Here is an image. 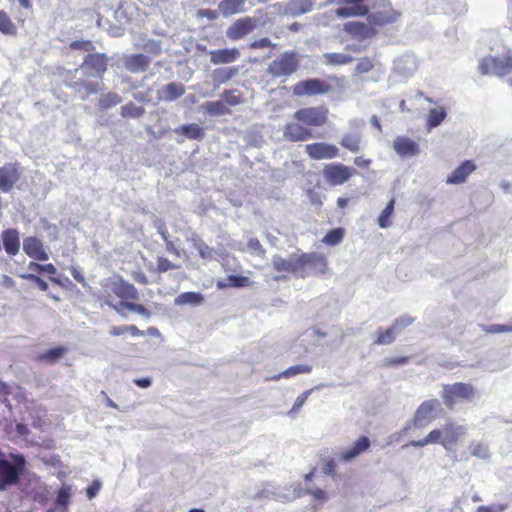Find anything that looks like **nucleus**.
<instances>
[{
    "label": "nucleus",
    "mask_w": 512,
    "mask_h": 512,
    "mask_svg": "<svg viewBox=\"0 0 512 512\" xmlns=\"http://www.w3.org/2000/svg\"><path fill=\"white\" fill-rule=\"evenodd\" d=\"M43 273H46L49 275V279L51 282L60 285L61 282L58 278L55 277L57 274V268L52 263L43 264Z\"/></svg>",
    "instance_id": "58"
},
{
    "label": "nucleus",
    "mask_w": 512,
    "mask_h": 512,
    "mask_svg": "<svg viewBox=\"0 0 512 512\" xmlns=\"http://www.w3.org/2000/svg\"><path fill=\"white\" fill-rule=\"evenodd\" d=\"M344 87V79L330 75L326 79L308 78L292 86V93L296 97H313L328 94L336 88Z\"/></svg>",
    "instance_id": "4"
},
{
    "label": "nucleus",
    "mask_w": 512,
    "mask_h": 512,
    "mask_svg": "<svg viewBox=\"0 0 512 512\" xmlns=\"http://www.w3.org/2000/svg\"><path fill=\"white\" fill-rule=\"evenodd\" d=\"M3 247L10 256H15L20 250L19 233L15 229H6L2 233Z\"/></svg>",
    "instance_id": "25"
},
{
    "label": "nucleus",
    "mask_w": 512,
    "mask_h": 512,
    "mask_svg": "<svg viewBox=\"0 0 512 512\" xmlns=\"http://www.w3.org/2000/svg\"><path fill=\"white\" fill-rule=\"evenodd\" d=\"M322 174L330 186H340L356 175L357 171L343 163L333 162L323 167Z\"/></svg>",
    "instance_id": "9"
},
{
    "label": "nucleus",
    "mask_w": 512,
    "mask_h": 512,
    "mask_svg": "<svg viewBox=\"0 0 512 512\" xmlns=\"http://www.w3.org/2000/svg\"><path fill=\"white\" fill-rule=\"evenodd\" d=\"M103 299L107 305L118 312L126 309L150 318L151 312L142 304L136 303L139 293L130 282L117 275L103 280L101 283Z\"/></svg>",
    "instance_id": "1"
},
{
    "label": "nucleus",
    "mask_w": 512,
    "mask_h": 512,
    "mask_svg": "<svg viewBox=\"0 0 512 512\" xmlns=\"http://www.w3.org/2000/svg\"><path fill=\"white\" fill-rule=\"evenodd\" d=\"M276 44L272 43L271 40L268 37H263L257 40H254L249 43L248 47L250 49L256 50V49H263V48H276Z\"/></svg>",
    "instance_id": "53"
},
{
    "label": "nucleus",
    "mask_w": 512,
    "mask_h": 512,
    "mask_svg": "<svg viewBox=\"0 0 512 512\" xmlns=\"http://www.w3.org/2000/svg\"><path fill=\"white\" fill-rule=\"evenodd\" d=\"M507 504L497 503L491 505H482L476 508L475 512H504Z\"/></svg>",
    "instance_id": "57"
},
{
    "label": "nucleus",
    "mask_w": 512,
    "mask_h": 512,
    "mask_svg": "<svg viewBox=\"0 0 512 512\" xmlns=\"http://www.w3.org/2000/svg\"><path fill=\"white\" fill-rule=\"evenodd\" d=\"M395 335L396 332L391 326L386 329L379 328L378 331L376 332L374 343L379 345L390 344L395 340Z\"/></svg>",
    "instance_id": "43"
},
{
    "label": "nucleus",
    "mask_w": 512,
    "mask_h": 512,
    "mask_svg": "<svg viewBox=\"0 0 512 512\" xmlns=\"http://www.w3.org/2000/svg\"><path fill=\"white\" fill-rule=\"evenodd\" d=\"M367 0H337L339 4H343L335 10L338 18L364 17L369 13Z\"/></svg>",
    "instance_id": "16"
},
{
    "label": "nucleus",
    "mask_w": 512,
    "mask_h": 512,
    "mask_svg": "<svg viewBox=\"0 0 512 512\" xmlns=\"http://www.w3.org/2000/svg\"><path fill=\"white\" fill-rule=\"evenodd\" d=\"M336 470L335 460L331 457L324 460L323 472L327 475H334Z\"/></svg>",
    "instance_id": "60"
},
{
    "label": "nucleus",
    "mask_w": 512,
    "mask_h": 512,
    "mask_svg": "<svg viewBox=\"0 0 512 512\" xmlns=\"http://www.w3.org/2000/svg\"><path fill=\"white\" fill-rule=\"evenodd\" d=\"M301 56L294 50L285 51L273 59L268 67L267 74L274 79L287 80L300 68Z\"/></svg>",
    "instance_id": "5"
},
{
    "label": "nucleus",
    "mask_w": 512,
    "mask_h": 512,
    "mask_svg": "<svg viewBox=\"0 0 512 512\" xmlns=\"http://www.w3.org/2000/svg\"><path fill=\"white\" fill-rule=\"evenodd\" d=\"M479 70L483 75L506 76L512 71V54L486 56L479 63Z\"/></svg>",
    "instance_id": "8"
},
{
    "label": "nucleus",
    "mask_w": 512,
    "mask_h": 512,
    "mask_svg": "<svg viewBox=\"0 0 512 512\" xmlns=\"http://www.w3.org/2000/svg\"><path fill=\"white\" fill-rule=\"evenodd\" d=\"M203 301L204 297L200 292H183L175 298V304L180 306H199Z\"/></svg>",
    "instance_id": "32"
},
{
    "label": "nucleus",
    "mask_w": 512,
    "mask_h": 512,
    "mask_svg": "<svg viewBox=\"0 0 512 512\" xmlns=\"http://www.w3.org/2000/svg\"><path fill=\"white\" fill-rule=\"evenodd\" d=\"M340 145L352 153H358L361 150V136L356 133L344 134Z\"/></svg>",
    "instance_id": "34"
},
{
    "label": "nucleus",
    "mask_w": 512,
    "mask_h": 512,
    "mask_svg": "<svg viewBox=\"0 0 512 512\" xmlns=\"http://www.w3.org/2000/svg\"><path fill=\"white\" fill-rule=\"evenodd\" d=\"M239 67H221L213 71V80L218 84H224L239 74Z\"/></svg>",
    "instance_id": "31"
},
{
    "label": "nucleus",
    "mask_w": 512,
    "mask_h": 512,
    "mask_svg": "<svg viewBox=\"0 0 512 512\" xmlns=\"http://www.w3.org/2000/svg\"><path fill=\"white\" fill-rule=\"evenodd\" d=\"M465 435L466 428L463 425L448 421L442 428L430 431L423 439L411 441L410 445L413 447H424L429 444H439L448 450L457 445Z\"/></svg>",
    "instance_id": "3"
},
{
    "label": "nucleus",
    "mask_w": 512,
    "mask_h": 512,
    "mask_svg": "<svg viewBox=\"0 0 512 512\" xmlns=\"http://www.w3.org/2000/svg\"><path fill=\"white\" fill-rule=\"evenodd\" d=\"M70 273L71 275L73 276V278L80 284L84 285L85 284V277L83 275V273L77 268V267H74L72 266L70 268Z\"/></svg>",
    "instance_id": "64"
},
{
    "label": "nucleus",
    "mask_w": 512,
    "mask_h": 512,
    "mask_svg": "<svg viewBox=\"0 0 512 512\" xmlns=\"http://www.w3.org/2000/svg\"><path fill=\"white\" fill-rule=\"evenodd\" d=\"M468 449L470 455L477 459L487 460L491 456L489 446L487 443L484 442L472 441L469 444Z\"/></svg>",
    "instance_id": "35"
},
{
    "label": "nucleus",
    "mask_w": 512,
    "mask_h": 512,
    "mask_svg": "<svg viewBox=\"0 0 512 512\" xmlns=\"http://www.w3.org/2000/svg\"><path fill=\"white\" fill-rule=\"evenodd\" d=\"M438 408H440V403L438 400H425L415 411L411 421V426L419 429L427 427L433 420L436 419V411Z\"/></svg>",
    "instance_id": "12"
},
{
    "label": "nucleus",
    "mask_w": 512,
    "mask_h": 512,
    "mask_svg": "<svg viewBox=\"0 0 512 512\" xmlns=\"http://www.w3.org/2000/svg\"><path fill=\"white\" fill-rule=\"evenodd\" d=\"M283 134L287 140L292 142H303L313 137L312 131L296 120L286 124Z\"/></svg>",
    "instance_id": "20"
},
{
    "label": "nucleus",
    "mask_w": 512,
    "mask_h": 512,
    "mask_svg": "<svg viewBox=\"0 0 512 512\" xmlns=\"http://www.w3.org/2000/svg\"><path fill=\"white\" fill-rule=\"evenodd\" d=\"M247 246L248 248L253 251L254 253H256L257 255L259 256H264L265 253H266V250L264 249V247L262 246L261 242L259 241L258 238L256 237H252L248 240L247 242Z\"/></svg>",
    "instance_id": "56"
},
{
    "label": "nucleus",
    "mask_w": 512,
    "mask_h": 512,
    "mask_svg": "<svg viewBox=\"0 0 512 512\" xmlns=\"http://www.w3.org/2000/svg\"><path fill=\"white\" fill-rule=\"evenodd\" d=\"M227 283L219 281L217 287L223 289L226 287H247L251 284V281L246 276L229 275L226 279Z\"/></svg>",
    "instance_id": "38"
},
{
    "label": "nucleus",
    "mask_w": 512,
    "mask_h": 512,
    "mask_svg": "<svg viewBox=\"0 0 512 512\" xmlns=\"http://www.w3.org/2000/svg\"><path fill=\"white\" fill-rule=\"evenodd\" d=\"M323 57L325 64L329 66H342L353 61L352 56L343 53H325Z\"/></svg>",
    "instance_id": "36"
},
{
    "label": "nucleus",
    "mask_w": 512,
    "mask_h": 512,
    "mask_svg": "<svg viewBox=\"0 0 512 512\" xmlns=\"http://www.w3.org/2000/svg\"><path fill=\"white\" fill-rule=\"evenodd\" d=\"M344 234L345 230L343 228H335L328 231L322 241L327 245L335 246L343 240Z\"/></svg>",
    "instance_id": "45"
},
{
    "label": "nucleus",
    "mask_w": 512,
    "mask_h": 512,
    "mask_svg": "<svg viewBox=\"0 0 512 512\" xmlns=\"http://www.w3.org/2000/svg\"><path fill=\"white\" fill-rule=\"evenodd\" d=\"M272 265L276 272L295 274L301 278L309 275L325 274L328 270L326 257L316 252L293 253L288 258L274 256Z\"/></svg>",
    "instance_id": "2"
},
{
    "label": "nucleus",
    "mask_w": 512,
    "mask_h": 512,
    "mask_svg": "<svg viewBox=\"0 0 512 512\" xmlns=\"http://www.w3.org/2000/svg\"><path fill=\"white\" fill-rule=\"evenodd\" d=\"M446 117V111L444 108H433L428 113L427 124L429 127H436L441 124V122Z\"/></svg>",
    "instance_id": "47"
},
{
    "label": "nucleus",
    "mask_w": 512,
    "mask_h": 512,
    "mask_svg": "<svg viewBox=\"0 0 512 512\" xmlns=\"http://www.w3.org/2000/svg\"><path fill=\"white\" fill-rule=\"evenodd\" d=\"M71 487L69 485H63L58 491L56 503L57 505L66 509L70 503Z\"/></svg>",
    "instance_id": "48"
},
{
    "label": "nucleus",
    "mask_w": 512,
    "mask_h": 512,
    "mask_svg": "<svg viewBox=\"0 0 512 512\" xmlns=\"http://www.w3.org/2000/svg\"><path fill=\"white\" fill-rule=\"evenodd\" d=\"M394 206H395V199L392 198L388 202L386 207L380 213L377 222L381 228H388L389 226H391V224H392L391 217L394 213Z\"/></svg>",
    "instance_id": "40"
},
{
    "label": "nucleus",
    "mask_w": 512,
    "mask_h": 512,
    "mask_svg": "<svg viewBox=\"0 0 512 512\" xmlns=\"http://www.w3.org/2000/svg\"><path fill=\"white\" fill-rule=\"evenodd\" d=\"M121 101L122 98L119 94L115 92H108L100 97L99 106L101 107V109L106 110L118 105Z\"/></svg>",
    "instance_id": "44"
},
{
    "label": "nucleus",
    "mask_w": 512,
    "mask_h": 512,
    "mask_svg": "<svg viewBox=\"0 0 512 512\" xmlns=\"http://www.w3.org/2000/svg\"><path fill=\"white\" fill-rule=\"evenodd\" d=\"M306 493L311 495L315 500L318 501H325L327 499L326 492L320 488L308 489Z\"/></svg>",
    "instance_id": "61"
},
{
    "label": "nucleus",
    "mask_w": 512,
    "mask_h": 512,
    "mask_svg": "<svg viewBox=\"0 0 512 512\" xmlns=\"http://www.w3.org/2000/svg\"><path fill=\"white\" fill-rule=\"evenodd\" d=\"M373 8L375 11L368 15V20L372 25L385 26L398 21L400 12L395 10L389 0H378Z\"/></svg>",
    "instance_id": "10"
},
{
    "label": "nucleus",
    "mask_w": 512,
    "mask_h": 512,
    "mask_svg": "<svg viewBox=\"0 0 512 512\" xmlns=\"http://www.w3.org/2000/svg\"><path fill=\"white\" fill-rule=\"evenodd\" d=\"M23 251L28 257L36 261H47L49 259L44 244L35 236H28L23 240Z\"/></svg>",
    "instance_id": "19"
},
{
    "label": "nucleus",
    "mask_w": 512,
    "mask_h": 512,
    "mask_svg": "<svg viewBox=\"0 0 512 512\" xmlns=\"http://www.w3.org/2000/svg\"><path fill=\"white\" fill-rule=\"evenodd\" d=\"M0 32L5 35L14 36L17 34V27L4 10H0Z\"/></svg>",
    "instance_id": "41"
},
{
    "label": "nucleus",
    "mask_w": 512,
    "mask_h": 512,
    "mask_svg": "<svg viewBox=\"0 0 512 512\" xmlns=\"http://www.w3.org/2000/svg\"><path fill=\"white\" fill-rule=\"evenodd\" d=\"M476 390L470 383L457 382L443 386L442 400L448 408H453L457 402L472 401Z\"/></svg>",
    "instance_id": "7"
},
{
    "label": "nucleus",
    "mask_w": 512,
    "mask_h": 512,
    "mask_svg": "<svg viewBox=\"0 0 512 512\" xmlns=\"http://www.w3.org/2000/svg\"><path fill=\"white\" fill-rule=\"evenodd\" d=\"M22 177V168L19 163H6L0 167V191L10 192Z\"/></svg>",
    "instance_id": "14"
},
{
    "label": "nucleus",
    "mask_w": 512,
    "mask_h": 512,
    "mask_svg": "<svg viewBox=\"0 0 512 512\" xmlns=\"http://www.w3.org/2000/svg\"><path fill=\"white\" fill-rule=\"evenodd\" d=\"M145 109L142 106H137L133 102H129L121 107L120 114L123 118H139L143 116Z\"/></svg>",
    "instance_id": "42"
},
{
    "label": "nucleus",
    "mask_w": 512,
    "mask_h": 512,
    "mask_svg": "<svg viewBox=\"0 0 512 512\" xmlns=\"http://www.w3.org/2000/svg\"><path fill=\"white\" fill-rule=\"evenodd\" d=\"M476 170V165L471 160H466L462 162L458 167H456L452 173L447 177V184H461L464 183L468 176L472 174Z\"/></svg>",
    "instance_id": "22"
},
{
    "label": "nucleus",
    "mask_w": 512,
    "mask_h": 512,
    "mask_svg": "<svg viewBox=\"0 0 512 512\" xmlns=\"http://www.w3.org/2000/svg\"><path fill=\"white\" fill-rule=\"evenodd\" d=\"M175 132L191 140H201L205 135L204 129L196 123L182 125Z\"/></svg>",
    "instance_id": "30"
},
{
    "label": "nucleus",
    "mask_w": 512,
    "mask_h": 512,
    "mask_svg": "<svg viewBox=\"0 0 512 512\" xmlns=\"http://www.w3.org/2000/svg\"><path fill=\"white\" fill-rule=\"evenodd\" d=\"M343 30L354 40L364 41L376 36L377 30L364 22L349 21L344 23Z\"/></svg>",
    "instance_id": "18"
},
{
    "label": "nucleus",
    "mask_w": 512,
    "mask_h": 512,
    "mask_svg": "<svg viewBox=\"0 0 512 512\" xmlns=\"http://www.w3.org/2000/svg\"><path fill=\"white\" fill-rule=\"evenodd\" d=\"M195 248L198 250L202 258H210L212 254L211 248L201 239L195 243Z\"/></svg>",
    "instance_id": "59"
},
{
    "label": "nucleus",
    "mask_w": 512,
    "mask_h": 512,
    "mask_svg": "<svg viewBox=\"0 0 512 512\" xmlns=\"http://www.w3.org/2000/svg\"><path fill=\"white\" fill-rule=\"evenodd\" d=\"M69 48L72 50H79L88 53H92L95 50V46L91 40H75L69 44Z\"/></svg>",
    "instance_id": "49"
},
{
    "label": "nucleus",
    "mask_w": 512,
    "mask_h": 512,
    "mask_svg": "<svg viewBox=\"0 0 512 512\" xmlns=\"http://www.w3.org/2000/svg\"><path fill=\"white\" fill-rule=\"evenodd\" d=\"M203 109L207 114L211 116H221L231 113V110L227 107L223 99L207 101L203 104Z\"/></svg>",
    "instance_id": "33"
},
{
    "label": "nucleus",
    "mask_w": 512,
    "mask_h": 512,
    "mask_svg": "<svg viewBox=\"0 0 512 512\" xmlns=\"http://www.w3.org/2000/svg\"><path fill=\"white\" fill-rule=\"evenodd\" d=\"M310 393H311V390H307L296 398L292 408L289 411V415H295L299 412V410L302 408V406L305 404L306 400L308 399Z\"/></svg>",
    "instance_id": "54"
},
{
    "label": "nucleus",
    "mask_w": 512,
    "mask_h": 512,
    "mask_svg": "<svg viewBox=\"0 0 512 512\" xmlns=\"http://www.w3.org/2000/svg\"><path fill=\"white\" fill-rule=\"evenodd\" d=\"M12 462L0 459V490L18 484L26 469V460L22 454H10Z\"/></svg>",
    "instance_id": "6"
},
{
    "label": "nucleus",
    "mask_w": 512,
    "mask_h": 512,
    "mask_svg": "<svg viewBox=\"0 0 512 512\" xmlns=\"http://www.w3.org/2000/svg\"><path fill=\"white\" fill-rule=\"evenodd\" d=\"M312 370V366L309 364H298L289 367L285 371H283L279 376L275 377V379H279L281 377L289 378L295 376L297 374H305L309 373Z\"/></svg>",
    "instance_id": "46"
},
{
    "label": "nucleus",
    "mask_w": 512,
    "mask_h": 512,
    "mask_svg": "<svg viewBox=\"0 0 512 512\" xmlns=\"http://www.w3.org/2000/svg\"><path fill=\"white\" fill-rule=\"evenodd\" d=\"M413 318L409 315H403L395 319L391 327L394 329L396 333L402 331L403 329L407 328L409 325L412 324Z\"/></svg>",
    "instance_id": "52"
},
{
    "label": "nucleus",
    "mask_w": 512,
    "mask_h": 512,
    "mask_svg": "<svg viewBox=\"0 0 512 512\" xmlns=\"http://www.w3.org/2000/svg\"><path fill=\"white\" fill-rule=\"evenodd\" d=\"M74 90V93L81 99L86 100L90 95L96 94L101 90V84L88 80H79L66 84Z\"/></svg>",
    "instance_id": "21"
},
{
    "label": "nucleus",
    "mask_w": 512,
    "mask_h": 512,
    "mask_svg": "<svg viewBox=\"0 0 512 512\" xmlns=\"http://www.w3.org/2000/svg\"><path fill=\"white\" fill-rule=\"evenodd\" d=\"M394 150L400 156H414L419 152L418 144L407 137H397L393 144Z\"/></svg>",
    "instance_id": "26"
},
{
    "label": "nucleus",
    "mask_w": 512,
    "mask_h": 512,
    "mask_svg": "<svg viewBox=\"0 0 512 512\" xmlns=\"http://www.w3.org/2000/svg\"><path fill=\"white\" fill-rule=\"evenodd\" d=\"M257 27L255 17L246 16L234 21L226 30L227 37L232 41L243 39Z\"/></svg>",
    "instance_id": "15"
},
{
    "label": "nucleus",
    "mask_w": 512,
    "mask_h": 512,
    "mask_svg": "<svg viewBox=\"0 0 512 512\" xmlns=\"http://www.w3.org/2000/svg\"><path fill=\"white\" fill-rule=\"evenodd\" d=\"M247 0H221L218 10L224 17H229L245 11Z\"/></svg>",
    "instance_id": "28"
},
{
    "label": "nucleus",
    "mask_w": 512,
    "mask_h": 512,
    "mask_svg": "<svg viewBox=\"0 0 512 512\" xmlns=\"http://www.w3.org/2000/svg\"><path fill=\"white\" fill-rule=\"evenodd\" d=\"M109 57L105 53H88L80 65L87 75L102 78L108 70Z\"/></svg>",
    "instance_id": "13"
},
{
    "label": "nucleus",
    "mask_w": 512,
    "mask_h": 512,
    "mask_svg": "<svg viewBox=\"0 0 512 512\" xmlns=\"http://www.w3.org/2000/svg\"><path fill=\"white\" fill-rule=\"evenodd\" d=\"M184 93L185 87L183 84L171 82L164 86L159 100L171 102L181 97Z\"/></svg>",
    "instance_id": "29"
},
{
    "label": "nucleus",
    "mask_w": 512,
    "mask_h": 512,
    "mask_svg": "<svg viewBox=\"0 0 512 512\" xmlns=\"http://www.w3.org/2000/svg\"><path fill=\"white\" fill-rule=\"evenodd\" d=\"M370 440L366 436H361L357 439V441L347 450L343 451L340 454V458L343 461H350L360 455L361 453L365 452L370 447Z\"/></svg>",
    "instance_id": "27"
},
{
    "label": "nucleus",
    "mask_w": 512,
    "mask_h": 512,
    "mask_svg": "<svg viewBox=\"0 0 512 512\" xmlns=\"http://www.w3.org/2000/svg\"><path fill=\"white\" fill-rule=\"evenodd\" d=\"M20 278L35 284L43 292H46L49 288L48 283L36 274H21Z\"/></svg>",
    "instance_id": "50"
},
{
    "label": "nucleus",
    "mask_w": 512,
    "mask_h": 512,
    "mask_svg": "<svg viewBox=\"0 0 512 512\" xmlns=\"http://www.w3.org/2000/svg\"><path fill=\"white\" fill-rule=\"evenodd\" d=\"M221 97L226 105L237 106L244 102V96L238 89H226L222 92Z\"/></svg>",
    "instance_id": "37"
},
{
    "label": "nucleus",
    "mask_w": 512,
    "mask_h": 512,
    "mask_svg": "<svg viewBox=\"0 0 512 512\" xmlns=\"http://www.w3.org/2000/svg\"><path fill=\"white\" fill-rule=\"evenodd\" d=\"M328 113V109L324 106L306 107L298 109L293 118L307 127H320L327 123Z\"/></svg>",
    "instance_id": "11"
},
{
    "label": "nucleus",
    "mask_w": 512,
    "mask_h": 512,
    "mask_svg": "<svg viewBox=\"0 0 512 512\" xmlns=\"http://www.w3.org/2000/svg\"><path fill=\"white\" fill-rule=\"evenodd\" d=\"M305 152L312 160L334 159L339 157V148L326 142H314L305 146Z\"/></svg>",
    "instance_id": "17"
},
{
    "label": "nucleus",
    "mask_w": 512,
    "mask_h": 512,
    "mask_svg": "<svg viewBox=\"0 0 512 512\" xmlns=\"http://www.w3.org/2000/svg\"><path fill=\"white\" fill-rule=\"evenodd\" d=\"M101 484L98 481H93L86 489V495L88 499H93L99 492Z\"/></svg>",
    "instance_id": "63"
},
{
    "label": "nucleus",
    "mask_w": 512,
    "mask_h": 512,
    "mask_svg": "<svg viewBox=\"0 0 512 512\" xmlns=\"http://www.w3.org/2000/svg\"><path fill=\"white\" fill-rule=\"evenodd\" d=\"M373 68V61L369 57L365 56L359 59L355 67V72L357 74H364L370 72Z\"/></svg>",
    "instance_id": "51"
},
{
    "label": "nucleus",
    "mask_w": 512,
    "mask_h": 512,
    "mask_svg": "<svg viewBox=\"0 0 512 512\" xmlns=\"http://www.w3.org/2000/svg\"><path fill=\"white\" fill-rule=\"evenodd\" d=\"M176 268H177V266L174 265L169 259H167L165 257H158L157 258L156 271L158 273H164V272H167L169 270L176 269Z\"/></svg>",
    "instance_id": "55"
},
{
    "label": "nucleus",
    "mask_w": 512,
    "mask_h": 512,
    "mask_svg": "<svg viewBox=\"0 0 512 512\" xmlns=\"http://www.w3.org/2000/svg\"><path fill=\"white\" fill-rule=\"evenodd\" d=\"M28 273L27 274H36L40 275L43 273V264H40L35 261H30L27 265Z\"/></svg>",
    "instance_id": "62"
},
{
    "label": "nucleus",
    "mask_w": 512,
    "mask_h": 512,
    "mask_svg": "<svg viewBox=\"0 0 512 512\" xmlns=\"http://www.w3.org/2000/svg\"><path fill=\"white\" fill-rule=\"evenodd\" d=\"M150 63V58L144 54H130L124 57V67L131 73L146 71Z\"/></svg>",
    "instance_id": "23"
},
{
    "label": "nucleus",
    "mask_w": 512,
    "mask_h": 512,
    "mask_svg": "<svg viewBox=\"0 0 512 512\" xmlns=\"http://www.w3.org/2000/svg\"><path fill=\"white\" fill-rule=\"evenodd\" d=\"M289 9L292 14L300 15L310 12L313 9L312 0H290Z\"/></svg>",
    "instance_id": "39"
},
{
    "label": "nucleus",
    "mask_w": 512,
    "mask_h": 512,
    "mask_svg": "<svg viewBox=\"0 0 512 512\" xmlns=\"http://www.w3.org/2000/svg\"><path fill=\"white\" fill-rule=\"evenodd\" d=\"M240 57V51L237 48L217 49L210 52V61L214 65L229 64L235 62Z\"/></svg>",
    "instance_id": "24"
}]
</instances>
